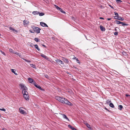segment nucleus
<instances>
[{
    "mask_svg": "<svg viewBox=\"0 0 130 130\" xmlns=\"http://www.w3.org/2000/svg\"><path fill=\"white\" fill-rule=\"evenodd\" d=\"M13 53L14 54H15L18 55L19 56V57H20V56H21V55L19 54V53L16 52V51L14 50L13 51Z\"/></svg>",
    "mask_w": 130,
    "mask_h": 130,
    "instance_id": "21",
    "label": "nucleus"
},
{
    "mask_svg": "<svg viewBox=\"0 0 130 130\" xmlns=\"http://www.w3.org/2000/svg\"><path fill=\"white\" fill-rule=\"evenodd\" d=\"M0 110H1L3 111H6V109L4 108H2V109L0 108Z\"/></svg>",
    "mask_w": 130,
    "mask_h": 130,
    "instance_id": "37",
    "label": "nucleus"
},
{
    "mask_svg": "<svg viewBox=\"0 0 130 130\" xmlns=\"http://www.w3.org/2000/svg\"><path fill=\"white\" fill-rule=\"evenodd\" d=\"M115 22H116V24H121L122 23L121 22L117 20H115Z\"/></svg>",
    "mask_w": 130,
    "mask_h": 130,
    "instance_id": "22",
    "label": "nucleus"
},
{
    "mask_svg": "<svg viewBox=\"0 0 130 130\" xmlns=\"http://www.w3.org/2000/svg\"><path fill=\"white\" fill-rule=\"evenodd\" d=\"M68 126L69 128H70L72 130H77L76 129L74 128L70 124Z\"/></svg>",
    "mask_w": 130,
    "mask_h": 130,
    "instance_id": "14",
    "label": "nucleus"
},
{
    "mask_svg": "<svg viewBox=\"0 0 130 130\" xmlns=\"http://www.w3.org/2000/svg\"><path fill=\"white\" fill-rule=\"evenodd\" d=\"M100 19H104V18L102 17H100Z\"/></svg>",
    "mask_w": 130,
    "mask_h": 130,
    "instance_id": "56",
    "label": "nucleus"
},
{
    "mask_svg": "<svg viewBox=\"0 0 130 130\" xmlns=\"http://www.w3.org/2000/svg\"><path fill=\"white\" fill-rule=\"evenodd\" d=\"M41 29L39 28L36 27V28H35V30H34V32H36L37 33H39L40 32V30Z\"/></svg>",
    "mask_w": 130,
    "mask_h": 130,
    "instance_id": "6",
    "label": "nucleus"
},
{
    "mask_svg": "<svg viewBox=\"0 0 130 130\" xmlns=\"http://www.w3.org/2000/svg\"><path fill=\"white\" fill-rule=\"evenodd\" d=\"M59 10L61 12L63 13H66L63 10H62V9L61 8H60V9H59Z\"/></svg>",
    "mask_w": 130,
    "mask_h": 130,
    "instance_id": "26",
    "label": "nucleus"
},
{
    "mask_svg": "<svg viewBox=\"0 0 130 130\" xmlns=\"http://www.w3.org/2000/svg\"><path fill=\"white\" fill-rule=\"evenodd\" d=\"M125 96H127V97H128V96H130V95H128V94H126L125 95Z\"/></svg>",
    "mask_w": 130,
    "mask_h": 130,
    "instance_id": "53",
    "label": "nucleus"
},
{
    "mask_svg": "<svg viewBox=\"0 0 130 130\" xmlns=\"http://www.w3.org/2000/svg\"><path fill=\"white\" fill-rule=\"evenodd\" d=\"M0 51L1 52V53H2V54H3L4 55H6V54L4 52H3L2 51Z\"/></svg>",
    "mask_w": 130,
    "mask_h": 130,
    "instance_id": "43",
    "label": "nucleus"
},
{
    "mask_svg": "<svg viewBox=\"0 0 130 130\" xmlns=\"http://www.w3.org/2000/svg\"><path fill=\"white\" fill-rule=\"evenodd\" d=\"M40 25L41 26H42L44 27H48V26L45 23L41 22H40Z\"/></svg>",
    "mask_w": 130,
    "mask_h": 130,
    "instance_id": "9",
    "label": "nucleus"
},
{
    "mask_svg": "<svg viewBox=\"0 0 130 130\" xmlns=\"http://www.w3.org/2000/svg\"><path fill=\"white\" fill-rule=\"evenodd\" d=\"M116 16H118V13L114 12Z\"/></svg>",
    "mask_w": 130,
    "mask_h": 130,
    "instance_id": "39",
    "label": "nucleus"
},
{
    "mask_svg": "<svg viewBox=\"0 0 130 130\" xmlns=\"http://www.w3.org/2000/svg\"><path fill=\"white\" fill-rule=\"evenodd\" d=\"M47 58H48L47 59H46V60H48V61H50V62H51V60L50 59V58L48 57H47Z\"/></svg>",
    "mask_w": 130,
    "mask_h": 130,
    "instance_id": "46",
    "label": "nucleus"
},
{
    "mask_svg": "<svg viewBox=\"0 0 130 130\" xmlns=\"http://www.w3.org/2000/svg\"><path fill=\"white\" fill-rule=\"evenodd\" d=\"M64 103L65 104L69 106H72V105L73 104H72L69 101H68V100H67L66 99V100L64 102Z\"/></svg>",
    "mask_w": 130,
    "mask_h": 130,
    "instance_id": "4",
    "label": "nucleus"
},
{
    "mask_svg": "<svg viewBox=\"0 0 130 130\" xmlns=\"http://www.w3.org/2000/svg\"><path fill=\"white\" fill-rule=\"evenodd\" d=\"M34 46H35V48L39 51H40V50L39 48L38 47V46L36 44L35 45H34Z\"/></svg>",
    "mask_w": 130,
    "mask_h": 130,
    "instance_id": "20",
    "label": "nucleus"
},
{
    "mask_svg": "<svg viewBox=\"0 0 130 130\" xmlns=\"http://www.w3.org/2000/svg\"><path fill=\"white\" fill-rule=\"evenodd\" d=\"M55 61L59 64L60 65L61 64H63V62L61 60L59 59L56 60Z\"/></svg>",
    "mask_w": 130,
    "mask_h": 130,
    "instance_id": "5",
    "label": "nucleus"
},
{
    "mask_svg": "<svg viewBox=\"0 0 130 130\" xmlns=\"http://www.w3.org/2000/svg\"><path fill=\"white\" fill-rule=\"evenodd\" d=\"M109 106L110 107H111L112 108H114L115 107L114 106V105L113 104L111 103H109Z\"/></svg>",
    "mask_w": 130,
    "mask_h": 130,
    "instance_id": "23",
    "label": "nucleus"
},
{
    "mask_svg": "<svg viewBox=\"0 0 130 130\" xmlns=\"http://www.w3.org/2000/svg\"><path fill=\"white\" fill-rule=\"evenodd\" d=\"M33 84H34V85L35 86L37 84L36 83L35 81H33V82L32 83Z\"/></svg>",
    "mask_w": 130,
    "mask_h": 130,
    "instance_id": "41",
    "label": "nucleus"
},
{
    "mask_svg": "<svg viewBox=\"0 0 130 130\" xmlns=\"http://www.w3.org/2000/svg\"><path fill=\"white\" fill-rule=\"evenodd\" d=\"M40 56L45 59H47V57L43 54L41 53Z\"/></svg>",
    "mask_w": 130,
    "mask_h": 130,
    "instance_id": "15",
    "label": "nucleus"
},
{
    "mask_svg": "<svg viewBox=\"0 0 130 130\" xmlns=\"http://www.w3.org/2000/svg\"><path fill=\"white\" fill-rule=\"evenodd\" d=\"M111 100H107L106 103L107 104H109L110 103H111Z\"/></svg>",
    "mask_w": 130,
    "mask_h": 130,
    "instance_id": "28",
    "label": "nucleus"
},
{
    "mask_svg": "<svg viewBox=\"0 0 130 130\" xmlns=\"http://www.w3.org/2000/svg\"><path fill=\"white\" fill-rule=\"evenodd\" d=\"M118 19V20H119L121 21H123L124 20H126L125 19V18H124L121 17L119 18Z\"/></svg>",
    "mask_w": 130,
    "mask_h": 130,
    "instance_id": "19",
    "label": "nucleus"
},
{
    "mask_svg": "<svg viewBox=\"0 0 130 130\" xmlns=\"http://www.w3.org/2000/svg\"><path fill=\"white\" fill-rule=\"evenodd\" d=\"M19 86L21 87V89H23L22 92L23 94H25L26 95H29L27 91L28 89L24 85L22 84H20Z\"/></svg>",
    "mask_w": 130,
    "mask_h": 130,
    "instance_id": "1",
    "label": "nucleus"
},
{
    "mask_svg": "<svg viewBox=\"0 0 130 130\" xmlns=\"http://www.w3.org/2000/svg\"><path fill=\"white\" fill-rule=\"evenodd\" d=\"M73 59H75L76 60L77 62L79 64L80 63V62H79V60H78V58L76 57L75 56H74L73 58Z\"/></svg>",
    "mask_w": 130,
    "mask_h": 130,
    "instance_id": "17",
    "label": "nucleus"
},
{
    "mask_svg": "<svg viewBox=\"0 0 130 130\" xmlns=\"http://www.w3.org/2000/svg\"><path fill=\"white\" fill-rule=\"evenodd\" d=\"M31 28L32 29H33L34 30L35 29V28H36V27L35 26H34V25L31 26Z\"/></svg>",
    "mask_w": 130,
    "mask_h": 130,
    "instance_id": "34",
    "label": "nucleus"
},
{
    "mask_svg": "<svg viewBox=\"0 0 130 130\" xmlns=\"http://www.w3.org/2000/svg\"><path fill=\"white\" fill-rule=\"evenodd\" d=\"M30 66L32 67V68H35V69H36V67L35 66V64H30Z\"/></svg>",
    "mask_w": 130,
    "mask_h": 130,
    "instance_id": "24",
    "label": "nucleus"
},
{
    "mask_svg": "<svg viewBox=\"0 0 130 130\" xmlns=\"http://www.w3.org/2000/svg\"><path fill=\"white\" fill-rule=\"evenodd\" d=\"M1 34H0V36H1Z\"/></svg>",
    "mask_w": 130,
    "mask_h": 130,
    "instance_id": "60",
    "label": "nucleus"
},
{
    "mask_svg": "<svg viewBox=\"0 0 130 130\" xmlns=\"http://www.w3.org/2000/svg\"><path fill=\"white\" fill-rule=\"evenodd\" d=\"M111 18H108L107 19V20L108 21L110 20H111Z\"/></svg>",
    "mask_w": 130,
    "mask_h": 130,
    "instance_id": "57",
    "label": "nucleus"
},
{
    "mask_svg": "<svg viewBox=\"0 0 130 130\" xmlns=\"http://www.w3.org/2000/svg\"><path fill=\"white\" fill-rule=\"evenodd\" d=\"M42 45L43 47H45V48H46V47H47L45 45H44V44H42Z\"/></svg>",
    "mask_w": 130,
    "mask_h": 130,
    "instance_id": "52",
    "label": "nucleus"
},
{
    "mask_svg": "<svg viewBox=\"0 0 130 130\" xmlns=\"http://www.w3.org/2000/svg\"><path fill=\"white\" fill-rule=\"evenodd\" d=\"M29 31L32 33H34V30H29Z\"/></svg>",
    "mask_w": 130,
    "mask_h": 130,
    "instance_id": "38",
    "label": "nucleus"
},
{
    "mask_svg": "<svg viewBox=\"0 0 130 130\" xmlns=\"http://www.w3.org/2000/svg\"><path fill=\"white\" fill-rule=\"evenodd\" d=\"M45 77L47 78H48L49 77L48 75L47 74L45 75Z\"/></svg>",
    "mask_w": 130,
    "mask_h": 130,
    "instance_id": "47",
    "label": "nucleus"
},
{
    "mask_svg": "<svg viewBox=\"0 0 130 130\" xmlns=\"http://www.w3.org/2000/svg\"><path fill=\"white\" fill-rule=\"evenodd\" d=\"M55 98L59 102L64 104L66 99L59 96H56Z\"/></svg>",
    "mask_w": 130,
    "mask_h": 130,
    "instance_id": "2",
    "label": "nucleus"
},
{
    "mask_svg": "<svg viewBox=\"0 0 130 130\" xmlns=\"http://www.w3.org/2000/svg\"><path fill=\"white\" fill-rule=\"evenodd\" d=\"M9 29L10 30H12L13 31L14 29L11 27H10L9 28Z\"/></svg>",
    "mask_w": 130,
    "mask_h": 130,
    "instance_id": "35",
    "label": "nucleus"
},
{
    "mask_svg": "<svg viewBox=\"0 0 130 130\" xmlns=\"http://www.w3.org/2000/svg\"><path fill=\"white\" fill-rule=\"evenodd\" d=\"M86 124L87 127L89 128H90V126L89 124H88V123H86V124Z\"/></svg>",
    "mask_w": 130,
    "mask_h": 130,
    "instance_id": "30",
    "label": "nucleus"
},
{
    "mask_svg": "<svg viewBox=\"0 0 130 130\" xmlns=\"http://www.w3.org/2000/svg\"><path fill=\"white\" fill-rule=\"evenodd\" d=\"M24 24V25H26V24L29 23V22L28 21L25 20H24L23 21Z\"/></svg>",
    "mask_w": 130,
    "mask_h": 130,
    "instance_id": "18",
    "label": "nucleus"
},
{
    "mask_svg": "<svg viewBox=\"0 0 130 130\" xmlns=\"http://www.w3.org/2000/svg\"><path fill=\"white\" fill-rule=\"evenodd\" d=\"M13 31H14V33H17L18 32V31L17 30H16L15 29H14V30Z\"/></svg>",
    "mask_w": 130,
    "mask_h": 130,
    "instance_id": "40",
    "label": "nucleus"
},
{
    "mask_svg": "<svg viewBox=\"0 0 130 130\" xmlns=\"http://www.w3.org/2000/svg\"><path fill=\"white\" fill-rule=\"evenodd\" d=\"M27 62H30L31 61L30 60H27Z\"/></svg>",
    "mask_w": 130,
    "mask_h": 130,
    "instance_id": "55",
    "label": "nucleus"
},
{
    "mask_svg": "<svg viewBox=\"0 0 130 130\" xmlns=\"http://www.w3.org/2000/svg\"><path fill=\"white\" fill-rule=\"evenodd\" d=\"M115 19L118 20V19L119 18L121 17H114Z\"/></svg>",
    "mask_w": 130,
    "mask_h": 130,
    "instance_id": "42",
    "label": "nucleus"
},
{
    "mask_svg": "<svg viewBox=\"0 0 130 130\" xmlns=\"http://www.w3.org/2000/svg\"><path fill=\"white\" fill-rule=\"evenodd\" d=\"M34 40L36 42L39 41L40 39H38V38H35Z\"/></svg>",
    "mask_w": 130,
    "mask_h": 130,
    "instance_id": "31",
    "label": "nucleus"
},
{
    "mask_svg": "<svg viewBox=\"0 0 130 130\" xmlns=\"http://www.w3.org/2000/svg\"><path fill=\"white\" fill-rule=\"evenodd\" d=\"M74 69L75 70H78V69L76 67H74Z\"/></svg>",
    "mask_w": 130,
    "mask_h": 130,
    "instance_id": "51",
    "label": "nucleus"
},
{
    "mask_svg": "<svg viewBox=\"0 0 130 130\" xmlns=\"http://www.w3.org/2000/svg\"><path fill=\"white\" fill-rule=\"evenodd\" d=\"M22 59L26 62H27V60L25 58H22Z\"/></svg>",
    "mask_w": 130,
    "mask_h": 130,
    "instance_id": "54",
    "label": "nucleus"
},
{
    "mask_svg": "<svg viewBox=\"0 0 130 130\" xmlns=\"http://www.w3.org/2000/svg\"><path fill=\"white\" fill-rule=\"evenodd\" d=\"M104 109L106 110H107L108 112H110V110H109L106 108L105 107L104 108Z\"/></svg>",
    "mask_w": 130,
    "mask_h": 130,
    "instance_id": "45",
    "label": "nucleus"
},
{
    "mask_svg": "<svg viewBox=\"0 0 130 130\" xmlns=\"http://www.w3.org/2000/svg\"><path fill=\"white\" fill-rule=\"evenodd\" d=\"M23 97L26 100L28 101L29 100L28 97L29 96V95H26L25 94H23Z\"/></svg>",
    "mask_w": 130,
    "mask_h": 130,
    "instance_id": "10",
    "label": "nucleus"
},
{
    "mask_svg": "<svg viewBox=\"0 0 130 130\" xmlns=\"http://www.w3.org/2000/svg\"><path fill=\"white\" fill-rule=\"evenodd\" d=\"M121 24H122V26H127L128 25L127 24L125 23H124V22H122Z\"/></svg>",
    "mask_w": 130,
    "mask_h": 130,
    "instance_id": "27",
    "label": "nucleus"
},
{
    "mask_svg": "<svg viewBox=\"0 0 130 130\" xmlns=\"http://www.w3.org/2000/svg\"><path fill=\"white\" fill-rule=\"evenodd\" d=\"M100 28L102 31H104L105 30V28L102 25H100Z\"/></svg>",
    "mask_w": 130,
    "mask_h": 130,
    "instance_id": "12",
    "label": "nucleus"
},
{
    "mask_svg": "<svg viewBox=\"0 0 130 130\" xmlns=\"http://www.w3.org/2000/svg\"><path fill=\"white\" fill-rule=\"evenodd\" d=\"M71 18V19H73V20H74L75 18H74V17H70Z\"/></svg>",
    "mask_w": 130,
    "mask_h": 130,
    "instance_id": "48",
    "label": "nucleus"
},
{
    "mask_svg": "<svg viewBox=\"0 0 130 130\" xmlns=\"http://www.w3.org/2000/svg\"><path fill=\"white\" fill-rule=\"evenodd\" d=\"M116 1L119 4H120L122 2V1L120 0H116Z\"/></svg>",
    "mask_w": 130,
    "mask_h": 130,
    "instance_id": "32",
    "label": "nucleus"
},
{
    "mask_svg": "<svg viewBox=\"0 0 130 130\" xmlns=\"http://www.w3.org/2000/svg\"><path fill=\"white\" fill-rule=\"evenodd\" d=\"M1 117V115L0 114V117Z\"/></svg>",
    "mask_w": 130,
    "mask_h": 130,
    "instance_id": "58",
    "label": "nucleus"
},
{
    "mask_svg": "<svg viewBox=\"0 0 130 130\" xmlns=\"http://www.w3.org/2000/svg\"><path fill=\"white\" fill-rule=\"evenodd\" d=\"M123 107V106H122V105H120L119 106V109L120 110H121L122 109Z\"/></svg>",
    "mask_w": 130,
    "mask_h": 130,
    "instance_id": "29",
    "label": "nucleus"
},
{
    "mask_svg": "<svg viewBox=\"0 0 130 130\" xmlns=\"http://www.w3.org/2000/svg\"><path fill=\"white\" fill-rule=\"evenodd\" d=\"M118 34V32H115L114 33V35L115 36H117Z\"/></svg>",
    "mask_w": 130,
    "mask_h": 130,
    "instance_id": "36",
    "label": "nucleus"
},
{
    "mask_svg": "<svg viewBox=\"0 0 130 130\" xmlns=\"http://www.w3.org/2000/svg\"><path fill=\"white\" fill-rule=\"evenodd\" d=\"M63 59H62L66 63L68 64L69 62V61L67 58H64L63 57H62Z\"/></svg>",
    "mask_w": 130,
    "mask_h": 130,
    "instance_id": "8",
    "label": "nucleus"
},
{
    "mask_svg": "<svg viewBox=\"0 0 130 130\" xmlns=\"http://www.w3.org/2000/svg\"><path fill=\"white\" fill-rule=\"evenodd\" d=\"M9 51L10 52H13V51L12 50V49L10 48L9 49Z\"/></svg>",
    "mask_w": 130,
    "mask_h": 130,
    "instance_id": "44",
    "label": "nucleus"
},
{
    "mask_svg": "<svg viewBox=\"0 0 130 130\" xmlns=\"http://www.w3.org/2000/svg\"><path fill=\"white\" fill-rule=\"evenodd\" d=\"M15 70L14 69H11V71L15 75H17V73L15 72Z\"/></svg>",
    "mask_w": 130,
    "mask_h": 130,
    "instance_id": "25",
    "label": "nucleus"
},
{
    "mask_svg": "<svg viewBox=\"0 0 130 130\" xmlns=\"http://www.w3.org/2000/svg\"><path fill=\"white\" fill-rule=\"evenodd\" d=\"M115 30L116 31L117 30V29L116 28H115Z\"/></svg>",
    "mask_w": 130,
    "mask_h": 130,
    "instance_id": "59",
    "label": "nucleus"
},
{
    "mask_svg": "<svg viewBox=\"0 0 130 130\" xmlns=\"http://www.w3.org/2000/svg\"><path fill=\"white\" fill-rule=\"evenodd\" d=\"M32 13L34 15H37L38 14H39V15L40 16H42L44 15V13L41 12V13H40L38 11H33Z\"/></svg>",
    "mask_w": 130,
    "mask_h": 130,
    "instance_id": "3",
    "label": "nucleus"
},
{
    "mask_svg": "<svg viewBox=\"0 0 130 130\" xmlns=\"http://www.w3.org/2000/svg\"><path fill=\"white\" fill-rule=\"evenodd\" d=\"M22 108L20 107L19 109L20 113L23 115L26 114V113L22 109Z\"/></svg>",
    "mask_w": 130,
    "mask_h": 130,
    "instance_id": "7",
    "label": "nucleus"
},
{
    "mask_svg": "<svg viewBox=\"0 0 130 130\" xmlns=\"http://www.w3.org/2000/svg\"><path fill=\"white\" fill-rule=\"evenodd\" d=\"M122 54L123 55H125L126 54V53L125 52H122Z\"/></svg>",
    "mask_w": 130,
    "mask_h": 130,
    "instance_id": "49",
    "label": "nucleus"
},
{
    "mask_svg": "<svg viewBox=\"0 0 130 130\" xmlns=\"http://www.w3.org/2000/svg\"><path fill=\"white\" fill-rule=\"evenodd\" d=\"M28 80L30 83H32L34 81L33 80L30 78H28Z\"/></svg>",
    "mask_w": 130,
    "mask_h": 130,
    "instance_id": "16",
    "label": "nucleus"
},
{
    "mask_svg": "<svg viewBox=\"0 0 130 130\" xmlns=\"http://www.w3.org/2000/svg\"><path fill=\"white\" fill-rule=\"evenodd\" d=\"M55 7L58 10L60 9V8L58 7V6H57L56 5H55Z\"/></svg>",
    "mask_w": 130,
    "mask_h": 130,
    "instance_id": "33",
    "label": "nucleus"
},
{
    "mask_svg": "<svg viewBox=\"0 0 130 130\" xmlns=\"http://www.w3.org/2000/svg\"><path fill=\"white\" fill-rule=\"evenodd\" d=\"M62 115L63 118L66 119V120L68 121H70L69 119L67 118V116L66 115L64 114H62Z\"/></svg>",
    "mask_w": 130,
    "mask_h": 130,
    "instance_id": "13",
    "label": "nucleus"
},
{
    "mask_svg": "<svg viewBox=\"0 0 130 130\" xmlns=\"http://www.w3.org/2000/svg\"><path fill=\"white\" fill-rule=\"evenodd\" d=\"M35 86L37 88H39V89L41 90H43L44 89L43 88H42L39 85L37 84Z\"/></svg>",
    "mask_w": 130,
    "mask_h": 130,
    "instance_id": "11",
    "label": "nucleus"
},
{
    "mask_svg": "<svg viewBox=\"0 0 130 130\" xmlns=\"http://www.w3.org/2000/svg\"><path fill=\"white\" fill-rule=\"evenodd\" d=\"M109 6L111 8H112L113 9H114L113 7L111 5H109Z\"/></svg>",
    "mask_w": 130,
    "mask_h": 130,
    "instance_id": "50",
    "label": "nucleus"
}]
</instances>
